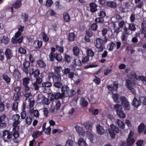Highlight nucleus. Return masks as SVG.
<instances>
[{"label":"nucleus","instance_id":"1","mask_svg":"<svg viewBox=\"0 0 146 146\" xmlns=\"http://www.w3.org/2000/svg\"><path fill=\"white\" fill-rule=\"evenodd\" d=\"M2 137L5 142H8L12 139L13 136V132L9 130H5L2 131Z\"/></svg>","mask_w":146,"mask_h":146},{"label":"nucleus","instance_id":"2","mask_svg":"<svg viewBox=\"0 0 146 146\" xmlns=\"http://www.w3.org/2000/svg\"><path fill=\"white\" fill-rule=\"evenodd\" d=\"M94 43L96 47L99 49L98 50V52L103 51L105 48V44L102 39L100 38H97L95 40Z\"/></svg>","mask_w":146,"mask_h":146},{"label":"nucleus","instance_id":"3","mask_svg":"<svg viewBox=\"0 0 146 146\" xmlns=\"http://www.w3.org/2000/svg\"><path fill=\"white\" fill-rule=\"evenodd\" d=\"M61 54L57 53L54 54L52 52H50L49 54L50 60L52 62H54L56 59L58 62H61L63 60V58Z\"/></svg>","mask_w":146,"mask_h":146},{"label":"nucleus","instance_id":"4","mask_svg":"<svg viewBox=\"0 0 146 146\" xmlns=\"http://www.w3.org/2000/svg\"><path fill=\"white\" fill-rule=\"evenodd\" d=\"M111 128L109 129L110 136L112 139H114L115 137V133H118L119 132L118 128L113 124L111 125Z\"/></svg>","mask_w":146,"mask_h":146},{"label":"nucleus","instance_id":"5","mask_svg":"<svg viewBox=\"0 0 146 146\" xmlns=\"http://www.w3.org/2000/svg\"><path fill=\"white\" fill-rule=\"evenodd\" d=\"M120 100L121 101V105L125 110L127 111L130 109V105L127 99L125 97L122 96L120 97Z\"/></svg>","mask_w":146,"mask_h":146},{"label":"nucleus","instance_id":"6","mask_svg":"<svg viewBox=\"0 0 146 146\" xmlns=\"http://www.w3.org/2000/svg\"><path fill=\"white\" fill-rule=\"evenodd\" d=\"M29 73L30 76L31 77L33 75L34 78H36L38 77L40 75V72L36 68H32L29 70Z\"/></svg>","mask_w":146,"mask_h":146},{"label":"nucleus","instance_id":"7","mask_svg":"<svg viewBox=\"0 0 146 146\" xmlns=\"http://www.w3.org/2000/svg\"><path fill=\"white\" fill-rule=\"evenodd\" d=\"M30 81L29 78L28 77H25L23 79L22 84L24 87V91L26 92H27L30 90L29 87L28 86Z\"/></svg>","mask_w":146,"mask_h":146},{"label":"nucleus","instance_id":"8","mask_svg":"<svg viewBox=\"0 0 146 146\" xmlns=\"http://www.w3.org/2000/svg\"><path fill=\"white\" fill-rule=\"evenodd\" d=\"M48 77L50 78H52L54 82L61 81V77L60 74L54 75L53 72L49 73Z\"/></svg>","mask_w":146,"mask_h":146},{"label":"nucleus","instance_id":"9","mask_svg":"<svg viewBox=\"0 0 146 146\" xmlns=\"http://www.w3.org/2000/svg\"><path fill=\"white\" fill-rule=\"evenodd\" d=\"M62 72L64 75L68 74V78H69L72 79L74 77V72H71L70 69L68 68H65L62 70Z\"/></svg>","mask_w":146,"mask_h":146},{"label":"nucleus","instance_id":"10","mask_svg":"<svg viewBox=\"0 0 146 146\" xmlns=\"http://www.w3.org/2000/svg\"><path fill=\"white\" fill-rule=\"evenodd\" d=\"M23 67L22 68V70L26 74H28L29 71L28 70V68L29 67L30 62L27 60H25L23 62Z\"/></svg>","mask_w":146,"mask_h":146},{"label":"nucleus","instance_id":"11","mask_svg":"<svg viewBox=\"0 0 146 146\" xmlns=\"http://www.w3.org/2000/svg\"><path fill=\"white\" fill-rule=\"evenodd\" d=\"M107 88L110 91H117L118 88V84L117 81L113 82L112 86L109 85L107 86Z\"/></svg>","mask_w":146,"mask_h":146},{"label":"nucleus","instance_id":"12","mask_svg":"<svg viewBox=\"0 0 146 146\" xmlns=\"http://www.w3.org/2000/svg\"><path fill=\"white\" fill-rule=\"evenodd\" d=\"M89 6L90 8V11L92 13H94L98 11L97 8L98 5L94 2H92L89 4Z\"/></svg>","mask_w":146,"mask_h":146},{"label":"nucleus","instance_id":"13","mask_svg":"<svg viewBox=\"0 0 146 146\" xmlns=\"http://www.w3.org/2000/svg\"><path fill=\"white\" fill-rule=\"evenodd\" d=\"M4 54L7 60L11 59L13 56V52L9 48L6 49Z\"/></svg>","mask_w":146,"mask_h":146},{"label":"nucleus","instance_id":"14","mask_svg":"<svg viewBox=\"0 0 146 146\" xmlns=\"http://www.w3.org/2000/svg\"><path fill=\"white\" fill-rule=\"evenodd\" d=\"M21 0H17L13 4V6L11 7V9L12 13H13V7L15 9H18L21 7Z\"/></svg>","mask_w":146,"mask_h":146},{"label":"nucleus","instance_id":"15","mask_svg":"<svg viewBox=\"0 0 146 146\" xmlns=\"http://www.w3.org/2000/svg\"><path fill=\"white\" fill-rule=\"evenodd\" d=\"M19 136V132L15 131L13 132V138L12 140L13 142L15 143H18L19 142V140L18 139Z\"/></svg>","mask_w":146,"mask_h":146},{"label":"nucleus","instance_id":"16","mask_svg":"<svg viewBox=\"0 0 146 146\" xmlns=\"http://www.w3.org/2000/svg\"><path fill=\"white\" fill-rule=\"evenodd\" d=\"M20 121H14L13 124V132L15 131L19 132V127L18 126L19 124Z\"/></svg>","mask_w":146,"mask_h":146},{"label":"nucleus","instance_id":"17","mask_svg":"<svg viewBox=\"0 0 146 146\" xmlns=\"http://www.w3.org/2000/svg\"><path fill=\"white\" fill-rule=\"evenodd\" d=\"M132 105L133 107L137 108L141 104L140 100H138L136 98L134 97L131 102Z\"/></svg>","mask_w":146,"mask_h":146},{"label":"nucleus","instance_id":"18","mask_svg":"<svg viewBox=\"0 0 146 146\" xmlns=\"http://www.w3.org/2000/svg\"><path fill=\"white\" fill-rule=\"evenodd\" d=\"M135 84V83L134 82L129 80H126L125 85L128 89L133 87Z\"/></svg>","mask_w":146,"mask_h":146},{"label":"nucleus","instance_id":"19","mask_svg":"<svg viewBox=\"0 0 146 146\" xmlns=\"http://www.w3.org/2000/svg\"><path fill=\"white\" fill-rule=\"evenodd\" d=\"M97 133L99 135H102L104 133L105 131L103 128L100 125H98L96 127Z\"/></svg>","mask_w":146,"mask_h":146},{"label":"nucleus","instance_id":"20","mask_svg":"<svg viewBox=\"0 0 146 146\" xmlns=\"http://www.w3.org/2000/svg\"><path fill=\"white\" fill-rule=\"evenodd\" d=\"M116 113L117 115L120 118L124 119L126 117V115L123 111L122 108H121L120 110H117Z\"/></svg>","mask_w":146,"mask_h":146},{"label":"nucleus","instance_id":"21","mask_svg":"<svg viewBox=\"0 0 146 146\" xmlns=\"http://www.w3.org/2000/svg\"><path fill=\"white\" fill-rule=\"evenodd\" d=\"M106 4L109 7L113 9L116 8L117 6L116 3L113 1H107Z\"/></svg>","mask_w":146,"mask_h":146},{"label":"nucleus","instance_id":"22","mask_svg":"<svg viewBox=\"0 0 146 146\" xmlns=\"http://www.w3.org/2000/svg\"><path fill=\"white\" fill-rule=\"evenodd\" d=\"M21 19L24 23H25L29 20V16L28 14L25 13H22L21 15Z\"/></svg>","mask_w":146,"mask_h":146},{"label":"nucleus","instance_id":"23","mask_svg":"<svg viewBox=\"0 0 146 146\" xmlns=\"http://www.w3.org/2000/svg\"><path fill=\"white\" fill-rule=\"evenodd\" d=\"M63 18L66 22H69L70 21V16L68 13L64 12L63 14Z\"/></svg>","mask_w":146,"mask_h":146},{"label":"nucleus","instance_id":"24","mask_svg":"<svg viewBox=\"0 0 146 146\" xmlns=\"http://www.w3.org/2000/svg\"><path fill=\"white\" fill-rule=\"evenodd\" d=\"M75 128L77 132L79 135H83L84 134L85 132L82 127L77 125L76 126Z\"/></svg>","mask_w":146,"mask_h":146},{"label":"nucleus","instance_id":"25","mask_svg":"<svg viewBox=\"0 0 146 146\" xmlns=\"http://www.w3.org/2000/svg\"><path fill=\"white\" fill-rule=\"evenodd\" d=\"M89 111L94 115H98L99 113V110L98 109H95L92 107L89 109Z\"/></svg>","mask_w":146,"mask_h":146},{"label":"nucleus","instance_id":"26","mask_svg":"<svg viewBox=\"0 0 146 146\" xmlns=\"http://www.w3.org/2000/svg\"><path fill=\"white\" fill-rule=\"evenodd\" d=\"M55 93V99L58 100V99H62L65 97L64 94L63 93H60V92H56Z\"/></svg>","mask_w":146,"mask_h":146},{"label":"nucleus","instance_id":"27","mask_svg":"<svg viewBox=\"0 0 146 146\" xmlns=\"http://www.w3.org/2000/svg\"><path fill=\"white\" fill-rule=\"evenodd\" d=\"M119 95L118 93H114L112 94V98L113 99L115 102L118 103L120 102V101L119 100Z\"/></svg>","mask_w":146,"mask_h":146},{"label":"nucleus","instance_id":"28","mask_svg":"<svg viewBox=\"0 0 146 146\" xmlns=\"http://www.w3.org/2000/svg\"><path fill=\"white\" fill-rule=\"evenodd\" d=\"M135 141V140L133 138H127L126 140L127 146H131L134 144Z\"/></svg>","mask_w":146,"mask_h":146},{"label":"nucleus","instance_id":"29","mask_svg":"<svg viewBox=\"0 0 146 146\" xmlns=\"http://www.w3.org/2000/svg\"><path fill=\"white\" fill-rule=\"evenodd\" d=\"M145 128V125L144 123H141L139 125L138 127V133H141Z\"/></svg>","mask_w":146,"mask_h":146},{"label":"nucleus","instance_id":"30","mask_svg":"<svg viewBox=\"0 0 146 146\" xmlns=\"http://www.w3.org/2000/svg\"><path fill=\"white\" fill-rule=\"evenodd\" d=\"M21 73L17 69H15L13 72V76L15 78L19 79L21 76Z\"/></svg>","mask_w":146,"mask_h":146},{"label":"nucleus","instance_id":"31","mask_svg":"<svg viewBox=\"0 0 146 146\" xmlns=\"http://www.w3.org/2000/svg\"><path fill=\"white\" fill-rule=\"evenodd\" d=\"M83 125L87 129L90 130H92V124L91 122L89 121H88L86 122H84Z\"/></svg>","mask_w":146,"mask_h":146},{"label":"nucleus","instance_id":"32","mask_svg":"<svg viewBox=\"0 0 146 146\" xmlns=\"http://www.w3.org/2000/svg\"><path fill=\"white\" fill-rule=\"evenodd\" d=\"M0 40L1 43L7 44L9 42V39L7 36L4 35Z\"/></svg>","mask_w":146,"mask_h":146},{"label":"nucleus","instance_id":"33","mask_svg":"<svg viewBox=\"0 0 146 146\" xmlns=\"http://www.w3.org/2000/svg\"><path fill=\"white\" fill-rule=\"evenodd\" d=\"M42 133L41 131H36L34 132L32 135V136L33 138V139H35L40 136L42 134Z\"/></svg>","mask_w":146,"mask_h":146},{"label":"nucleus","instance_id":"34","mask_svg":"<svg viewBox=\"0 0 146 146\" xmlns=\"http://www.w3.org/2000/svg\"><path fill=\"white\" fill-rule=\"evenodd\" d=\"M61 88V91L62 93H63L64 94V96H65V92H66L67 93L68 90H69L70 88L67 85H64L62 86Z\"/></svg>","mask_w":146,"mask_h":146},{"label":"nucleus","instance_id":"35","mask_svg":"<svg viewBox=\"0 0 146 146\" xmlns=\"http://www.w3.org/2000/svg\"><path fill=\"white\" fill-rule=\"evenodd\" d=\"M37 63L39 66L42 68H44L46 66V64L44 62L43 60L40 59L37 61Z\"/></svg>","mask_w":146,"mask_h":146},{"label":"nucleus","instance_id":"36","mask_svg":"<svg viewBox=\"0 0 146 146\" xmlns=\"http://www.w3.org/2000/svg\"><path fill=\"white\" fill-rule=\"evenodd\" d=\"M2 77L7 84H8L10 83L11 79L7 75L3 74L2 75Z\"/></svg>","mask_w":146,"mask_h":146},{"label":"nucleus","instance_id":"37","mask_svg":"<svg viewBox=\"0 0 146 146\" xmlns=\"http://www.w3.org/2000/svg\"><path fill=\"white\" fill-rule=\"evenodd\" d=\"M73 54L76 56H78L80 53V49L77 46H74L73 49Z\"/></svg>","mask_w":146,"mask_h":146},{"label":"nucleus","instance_id":"38","mask_svg":"<svg viewBox=\"0 0 146 146\" xmlns=\"http://www.w3.org/2000/svg\"><path fill=\"white\" fill-rule=\"evenodd\" d=\"M32 95L31 92H29L26 93L24 96L25 98V100L29 101L32 98Z\"/></svg>","mask_w":146,"mask_h":146},{"label":"nucleus","instance_id":"39","mask_svg":"<svg viewBox=\"0 0 146 146\" xmlns=\"http://www.w3.org/2000/svg\"><path fill=\"white\" fill-rule=\"evenodd\" d=\"M42 87L49 88L52 86L51 83L48 81H46L45 82H43L42 83Z\"/></svg>","mask_w":146,"mask_h":146},{"label":"nucleus","instance_id":"40","mask_svg":"<svg viewBox=\"0 0 146 146\" xmlns=\"http://www.w3.org/2000/svg\"><path fill=\"white\" fill-rule=\"evenodd\" d=\"M73 63L74 64L78 66H81L82 65V62L79 59H74L73 61Z\"/></svg>","mask_w":146,"mask_h":146},{"label":"nucleus","instance_id":"41","mask_svg":"<svg viewBox=\"0 0 146 146\" xmlns=\"http://www.w3.org/2000/svg\"><path fill=\"white\" fill-rule=\"evenodd\" d=\"M76 37V35L74 33H70L68 37V40L69 41H72L75 40Z\"/></svg>","mask_w":146,"mask_h":146},{"label":"nucleus","instance_id":"42","mask_svg":"<svg viewBox=\"0 0 146 146\" xmlns=\"http://www.w3.org/2000/svg\"><path fill=\"white\" fill-rule=\"evenodd\" d=\"M72 57L68 54H64V59L67 63H69L71 62Z\"/></svg>","mask_w":146,"mask_h":146},{"label":"nucleus","instance_id":"43","mask_svg":"<svg viewBox=\"0 0 146 146\" xmlns=\"http://www.w3.org/2000/svg\"><path fill=\"white\" fill-rule=\"evenodd\" d=\"M115 46V44L112 42H110L108 45L107 48L110 51L113 50V48Z\"/></svg>","mask_w":146,"mask_h":146},{"label":"nucleus","instance_id":"44","mask_svg":"<svg viewBox=\"0 0 146 146\" xmlns=\"http://www.w3.org/2000/svg\"><path fill=\"white\" fill-rule=\"evenodd\" d=\"M117 123L118 126L122 129H124L125 127V125L119 119H117Z\"/></svg>","mask_w":146,"mask_h":146},{"label":"nucleus","instance_id":"45","mask_svg":"<svg viewBox=\"0 0 146 146\" xmlns=\"http://www.w3.org/2000/svg\"><path fill=\"white\" fill-rule=\"evenodd\" d=\"M80 104L84 108L86 107L88 104L87 101L85 100L84 98L80 100Z\"/></svg>","mask_w":146,"mask_h":146},{"label":"nucleus","instance_id":"46","mask_svg":"<svg viewBox=\"0 0 146 146\" xmlns=\"http://www.w3.org/2000/svg\"><path fill=\"white\" fill-rule=\"evenodd\" d=\"M75 143L72 140L68 139L66 143V146H75Z\"/></svg>","mask_w":146,"mask_h":146},{"label":"nucleus","instance_id":"47","mask_svg":"<svg viewBox=\"0 0 146 146\" xmlns=\"http://www.w3.org/2000/svg\"><path fill=\"white\" fill-rule=\"evenodd\" d=\"M55 72L57 74H60V72L62 70V68L61 66L55 67L54 68Z\"/></svg>","mask_w":146,"mask_h":146},{"label":"nucleus","instance_id":"48","mask_svg":"<svg viewBox=\"0 0 146 146\" xmlns=\"http://www.w3.org/2000/svg\"><path fill=\"white\" fill-rule=\"evenodd\" d=\"M78 143L80 146H86V143L83 138H80L79 139Z\"/></svg>","mask_w":146,"mask_h":146},{"label":"nucleus","instance_id":"49","mask_svg":"<svg viewBox=\"0 0 146 146\" xmlns=\"http://www.w3.org/2000/svg\"><path fill=\"white\" fill-rule=\"evenodd\" d=\"M87 53V56H89L92 57L94 55V53L93 51L90 48L88 49L86 51Z\"/></svg>","mask_w":146,"mask_h":146},{"label":"nucleus","instance_id":"50","mask_svg":"<svg viewBox=\"0 0 146 146\" xmlns=\"http://www.w3.org/2000/svg\"><path fill=\"white\" fill-rule=\"evenodd\" d=\"M76 93V92L74 90H69L67 93L68 96L69 97H72L73 96L75 95Z\"/></svg>","mask_w":146,"mask_h":146},{"label":"nucleus","instance_id":"51","mask_svg":"<svg viewBox=\"0 0 146 146\" xmlns=\"http://www.w3.org/2000/svg\"><path fill=\"white\" fill-rule=\"evenodd\" d=\"M55 47L57 50L59 51L61 54L64 53V48L63 46H60L58 44H56L55 46Z\"/></svg>","mask_w":146,"mask_h":146},{"label":"nucleus","instance_id":"52","mask_svg":"<svg viewBox=\"0 0 146 146\" xmlns=\"http://www.w3.org/2000/svg\"><path fill=\"white\" fill-rule=\"evenodd\" d=\"M89 57L88 56L86 55L82 57V63L84 64H86L89 62Z\"/></svg>","mask_w":146,"mask_h":146},{"label":"nucleus","instance_id":"53","mask_svg":"<svg viewBox=\"0 0 146 146\" xmlns=\"http://www.w3.org/2000/svg\"><path fill=\"white\" fill-rule=\"evenodd\" d=\"M21 93L18 92L17 93L14 95V97H13V100L15 101H18L20 99V97L21 96Z\"/></svg>","mask_w":146,"mask_h":146},{"label":"nucleus","instance_id":"54","mask_svg":"<svg viewBox=\"0 0 146 146\" xmlns=\"http://www.w3.org/2000/svg\"><path fill=\"white\" fill-rule=\"evenodd\" d=\"M62 85V83L60 81L56 82H54L53 84L54 86L58 88H61Z\"/></svg>","mask_w":146,"mask_h":146},{"label":"nucleus","instance_id":"55","mask_svg":"<svg viewBox=\"0 0 146 146\" xmlns=\"http://www.w3.org/2000/svg\"><path fill=\"white\" fill-rule=\"evenodd\" d=\"M41 100L43 103L44 104L48 105L50 103L48 99L46 98L44 96H42L41 97Z\"/></svg>","mask_w":146,"mask_h":146},{"label":"nucleus","instance_id":"56","mask_svg":"<svg viewBox=\"0 0 146 146\" xmlns=\"http://www.w3.org/2000/svg\"><path fill=\"white\" fill-rule=\"evenodd\" d=\"M98 28V25L96 23H94L92 24L90 26V29L93 31H97Z\"/></svg>","mask_w":146,"mask_h":146},{"label":"nucleus","instance_id":"57","mask_svg":"<svg viewBox=\"0 0 146 146\" xmlns=\"http://www.w3.org/2000/svg\"><path fill=\"white\" fill-rule=\"evenodd\" d=\"M104 18L102 17H98L96 18L95 20V22L96 23H102L104 22Z\"/></svg>","mask_w":146,"mask_h":146},{"label":"nucleus","instance_id":"58","mask_svg":"<svg viewBox=\"0 0 146 146\" xmlns=\"http://www.w3.org/2000/svg\"><path fill=\"white\" fill-rule=\"evenodd\" d=\"M86 36L89 37H91L93 35V33L92 31L90 29H87L86 30Z\"/></svg>","mask_w":146,"mask_h":146},{"label":"nucleus","instance_id":"59","mask_svg":"<svg viewBox=\"0 0 146 146\" xmlns=\"http://www.w3.org/2000/svg\"><path fill=\"white\" fill-rule=\"evenodd\" d=\"M98 16L100 17L104 18L106 16V12L104 11H101L99 13H98Z\"/></svg>","mask_w":146,"mask_h":146},{"label":"nucleus","instance_id":"60","mask_svg":"<svg viewBox=\"0 0 146 146\" xmlns=\"http://www.w3.org/2000/svg\"><path fill=\"white\" fill-rule=\"evenodd\" d=\"M138 78L142 82L143 84L146 85V76H139Z\"/></svg>","mask_w":146,"mask_h":146},{"label":"nucleus","instance_id":"61","mask_svg":"<svg viewBox=\"0 0 146 146\" xmlns=\"http://www.w3.org/2000/svg\"><path fill=\"white\" fill-rule=\"evenodd\" d=\"M32 119L30 116L27 117L25 119L26 123L28 125H30L32 123Z\"/></svg>","mask_w":146,"mask_h":146},{"label":"nucleus","instance_id":"62","mask_svg":"<svg viewBox=\"0 0 146 146\" xmlns=\"http://www.w3.org/2000/svg\"><path fill=\"white\" fill-rule=\"evenodd\" d=\"M128 28L130 30L133 31H135L136 29L135 25L132 23L129 24Z\"/></svg>","mask_w":146,"mask_h":146},{"label":"nucleus","instance_id":"63","mask_svg":"<svg viewBox=\"0 0 146 146\" xmlns=\"http://www.w3.org/2000/svg\"><path fill=\"white\" fill-rule=\"evenodd\" d=\"M42 38L43 41L45 42L48 41L49 40L48 37L46 34L44 32H43L42 35Z\"/></svg>","mask_w":146,"mask_h":146},{"label":"nucleus","instance_id":"64","mask_svg":"<svg viewBox=\"0 0 146 146\" xmlns=\"http://www.w3.org/2000/svg\"><path fill=\"white\" fill-rule=\"evenodd\" d=\"M139 100L141 101V102H143V104L146 105V98L144 96L140 97Z\"/></svg>","mask_w":146,"mask_h":146}]
</instances>
